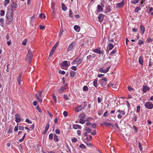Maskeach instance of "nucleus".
<instances>
[{
	"mask_svg": "<svg viewBox=\"0 0 153 153\" xmlns=\"http://www.w3.org/2000/svg\"><path fill=\"white\" fill-rule=\"evenodd\" d=\"M5 11L4 10H1V13H0V15L2 16H3L4 15Z\"/></svg>",
	"mask_w": 153,
	"mask_h": 153,
	"instance_id": "nucleus-41",
	"label": "nucleus"
},
{
	"mask_svg": "<svg viewBox=\"0 0 153 153\" xmlns=\"http://www.w3.org/2000/svg\"><path fill=\"white\" fill-rule=\"evenodd\" d=\"M146 107L148 109H152L153 108V104L150 102H147L145 104Z\"/></svg>",
	"mask_w": 153,
	"mask_h": 153,
	"instance_id": "nucleus-3",
	"label": "nucleus"
},
{
	"mask_svg": "<svg viewBox=\"0 0 153 153\" xmlns=\"http://www.w3.org/2000/svg\"><path fill=\"white\" fill-rule=\"evenodd\" d=\"M108 87H111L113 90H116L117 88V86L115 85L109 83L108 85Z\"/></svg>",
	"mask_w": 153,
	"mask_h": 153,
	"instance_id": "nucleus-10",
	"label": "nucleus"
},
{
	"mask_svg": "<svg viewBox=\"0 0 153 153\" xmlns=\"http://www.w3.org/2000/svg\"><path fill=\"white\" fill-rule=\"evenodd\" d=\"M97 79H95L93 82V84L94 86L97 88L98 85V84L97 83Z\"/></svg>",
	"mask_w": 153,
	"mask_h": 153,
	"instance_id": "nucleus-23",
	"label": "nucleus"
},
{
	"mask_svg": "<svg viewBox=\"0 0 153 153\" xmlns=\"http://www.w3.org/2000/svg\"><path fill=\"white\" fill-rule=\"evenodd\" d=\"M143 41L141 40H140L139 41L138 44L139 45H141L143 44Z\"/></svg>",
	"mask_w": 153,
	"mask_h": 153,
	"instance_id": "nucleus-55",
	"label": "nucleus"
},
{
	"mask_svg": "<svg viewBox=\"0 0 153 153\" xmlns=\"http://www.w3.org/2000/svg\"><path fill=\"white\" fill-rule=\"evenodd\" d=\"M85 115L84 113H82L80 114L79 117L81 118V119L84 118H85Z\"/></svg>",
	"mask_w": 153,
	"mask_h": 153,
	"instance_id": "nucleus-31",
	"label": "nucleus"
},
{
	"mask_svg": "<svg viewBox=\"0 0 153 153\" xmlns=\"http://www.w3.org/2000/svg\"><path fill=\"white\" fill-rule=\"evenodd\" d=\"M124 5V1H123L121 2L120 3H117L116 4L117 6L118 7L121 8L123 7Z\"/></svg>",
	"mask_w": 153,
	"mask_h": 153,
	"instance_id": "nucleus-12",
	"label": "nucleus"
},
{
	"mask_svg": "<svg viewBox=\"0 0 153 153\" xmlns=\"http://www.w3.org/2000/svg\"><path fill=\"white\" fill-rule=\"evenodd\" d=\"M106 81L107 79L105 77H104L99 80V82L102 85H105L106 84Z\"/></svg>",
	"mask_w": 153,
	"mask_h": 153,
	"instance_id": "nucleus-5",
	"label": "nucleus"
},
{
	"mask_svg": "<svg viewBox=\"0 0 153 153\" xmlns=\"http://www.w3.org/2000/svg\"><path fill=\"white\" fill-rule=\"evenodd\" d=\"M82 59L77 58L72 62V64L74 65L77 63L78 64H79L82 62Z\"/></svg>",
	"mask_w": 153,
	"mask_h": 153,
	"instance_id": "nucleus-6",
	"label": "nucleus"
},
{
	"mask_svg": "<svg viewBox=\"0 0 153 153\" xmlns=\"http://www.w3.org/2000/svg\"><path fill=\"white\" fill-rule=\"evenodd\" d=\"M59 73L60 74H65V72L64 71H62L61 70H59Z\"/></svg>",
	"mask_w": 153,
	"mask_h": 153,
	"instance_id": "nucleus-40",
	"label": "nucleus"
},
{
	"mask_svg": "<svg viewBox=\"0 0 153 153\" xmlns=\"http://www.w3.org/2000/svg\"><path fill=\"white\" fill-rule=\"evenodd\" d=\"M128 90L129 91H133V89L131 87V86H128L127 87Z\"/></svg>",
	"mask_w": 153,
	"mask_h": 153,
	"instance_id": "nucleus-34",
	"label": "nucleus"
},
{
	"mask_svg": "<svg viewBox=\"0 0 153 153\" xmlns=\"http://www.w3.org/2000/svg\"><path fill=\"white\" fill-rule=\"evenodd\" d=\"M33 54L31 51L30 50H28V53L27 54L25 60L28 61L29 64L30 63L32 58Z\"/></svg>",
	"mask_w": 153,
	"mask_h": 153,
	"instance_id": "nucleus-2",
	"label": "nucleus"
},
{
	"mask_svg": "<svg viewBox=\"0 0 153 153\" xmlns=\"http://www.w3.org/2000/svg\"><path fill=\"white\" fill-rule=\"evenodd\" d=\"M54 140L57 142H58V140L57 138V136L56 134H55L54 135Z\"/></svg>",
	"mask_w": 153,
	"mask_h": 153,
	"instance_id": "nucleus-33",
	"label": "nucleus"
},
{
	"mask_svg": "<svg viewBox=\"0 0 153 153\" xmlns=\"http://www.w3.org/2000/svg\"><path fill=\"white\" fill-rule=\"evenodd\" d=\"M60 65L61 67H62L67 66L68 65L67 61H64L60 63Z\"/></svg>",
	"mask_w": 153,
	"mask_h": 153,
	"instance_id": "nucleus-13",
	"label": "nucleus"
},
{
	"mask_svg": "<svg viewBox=\"0 0 153 153\" xmlns=\"http://www.w3.org/2000/svg\"><path fill=\"white\" fill-rule=\"evenodd\" d=\"M50 125L49 123H47L45 129L46 130H48L49 127Z\"/></svg>",
	"mask_w": 153,
	"mask_h": 153,
	"instance_id": "nucleus-51",
	"label": "nucleus"
},
{
	"mask_svg": "<svg viewBox=\"0 0 153 153\" xmlns=\"http://www.w3.org/2000/svg\"><path fill=\"white\" fill-rule=\"evenodd\" d=\"M94 51L97 53L100 54L101 53V51L100 50L98 49H95L94 50Z\"/></svg>",
	"mask_w": 153,
	"mask_h": 153,
	"instance_id": "nucleus-32",
	"label": "nucleus"
},
{
	"mask_svg": "<svg viewBox=\"0 0 153 153\" xmlns=\"http://www.w3.org/2000/svg\"><path fill=\"white\" fill-rule=\"evenodd\" d=\"M65 89V87H62L59 90V93H62L63 92L64 90Z\"/></svg>",
	"mask_w": 153,
	"mask_h": 153,
	"instance_id": "nucleus-26",
	"label": "nucleus"
},
{
	"mask_svg": "<svg viewBox=\"0 0 153 153\" xmlns=\"http://www.w3.org/2000/svg\"><path fill=\"white\" fill-rule=\"evenodd\" d=\"M15 121L18 123H19L21 121V119L20 116L18 114H16L15 116Z\"/></svg>",
	"mask_w": 153,
	"mask_h": 153,
	"instance_id": "nucleus-7",
	"label": "nucleus"
},
{
	"mask_svg": "<svg viewBox=\"0 0 153 153\" xmlns=\"http://www.w3.org/2000/svg\"><path fill=\"white\" fill-rule=\"evenodd\" d=\"M109 49L110 50H111L114 47L113 45L112 44H110L109 45Z\"/></svg>",
	"mask_w": 153,
	"mask_h": 153,
	"instance_id": "nucleus-42",
	"label": "nucleus"
},
{
	"mask_svg": "<svg viewBox=\"0 0 153 153\" xmlns=\"http://www.w3.org/2000/svg\"><path fill=\"white\" fill-rule=\"evenodd\" d=\"M27 41V39H25L22 42V44L23 45H26V42Z\"/></svg>",
	"mask_w": 153,
	"mask_h": 153,
	"instance_id": "nucleus-36",
	"label": "nucleus"
},
{
	"mask_svg": "<svg viewBox=\"0 0 153 153\" xmlns=\"http://www.w3.org/2000/svg\"><path fill=\"white\" fill-rule=\"evenodd\" d=\"M36 109H37L38 110V111L39 112H41L42 110H41V109L39 108V107L38 106H37L36 107Z\"/></svg>",
	"mask_w": 153,
	"mask_h": 153,
	"instance_id": "nucleus-43",
	"label": "nucleus"
},
{
	"mask_svg": "<svg viewBox=\"0 0 153 153\" xmlns=\"http://www.w3.org/2000/svg\"><path fill=\"white\" fill-rule=\"evenodd\" d=\"M63 31V30L62 29H61L60 30L59 32V36H61L62 35Z\"/></svg>",
	"mask_w": 153,
	"mask_h": 153,
	"instance_id": "nucleus-58",
	"label": "nucleus"
},
{
	"mask_svg": "<svg viewBox=\"0 0 153 153\" xmlns=\"http://www.w3.org/2000/svg\"><path fill=\"white\" fill-rule=\"evenodd\" d=\"M76 74V72L74 71H71L70 72V76L72 77H74L75 75Z\"/></svg>",
	"mask_w": 153,
	"mask_h": 153,
	"instance_id": "nucleus-19",
	"label": "nucleus"
},
{
	"mask_svg": "<svg viewBox=\"0 0 153 153\" xmlns=\"http://www.w3.org/2000/svg\"><path fill=\"white\" fill-rule=\"evenodd\" d=\"M40 97L41 96H37V99L39 102H42V100L41 98Z\"/></svg>",
	"mask_w": 153,
	"mask_h": 153,
	"instance_id": "nucleus-47",
	"label": "nucleus"
},
{
	"mask_svg": "<svg viewBox=\"0 0 153 153\" xmlns=\"http://www.w3.org/2000/svg\"><path fill=\"white\" fill-rule=\"evenodd\" d=\"M22 77V75L20 74L18 76L17 80V82L19 85H20L21 83V79Z\"/></svg>",
	"mask_w": 153,
	"mask_h": 153,
	"instance_id": "nucleus-18",
	"label": "nucleus"
},
{
	"mask_svg": "<svg viewBox=\"0 0 153 153\" xmlns=\"http://www.w3.org/2000/svg\"><path fill=\"white\" fill-rule=\"evenodd\" d=\"M39 17L41 18L42 19H43V18H45V15L43 13H41L39 16Z\"/></svg>",
	"mask_w": 153,
	"mask_h": 153,
	"instance_id": "nucleus-25",
	"label": "nucleus"
},
{
	"mask_svg": "<svg viewBox=\"0 0 153 153\" xmlns=\"http://www.w3.org/2000/svg\"><path fill=\"white\" fill-rule=\"evenodd\" d=\"M92 126L93 128H95L96 127V124L94 123L92 125Z\"/></svg>",
	"mask_w": 153,
	"mask_h": 153,
	"instance_id": "nucleus-57",
	"label": "nucleus"
},
{
	"mask_svg": "<svg viewBox=\"0 0 153 153\" xmlns=\"http://www.w3.org/2000/svg\"><path fill=\"white\" fill-rule=\"evenodd\" d=\"M97 9L99 11H102L103 10L102 6L100 5H98L97 6Z\"/></svg>",
	"mask_w": 153,
	"mask_h": 153,
	"instance_id": "nucleus-29",
	"label": "nucleus"
},
{
	"mask_svg": "<svg viewBox=\"0 0 153 153\" xmlns=\"http://www.w3.org/2000/svg\"><path fill=\"white\" fill-rule=\"evenodd\" d=\"M138 147L141 151H142V147L141 146V144L139 142L138 143Z\"/></svg>",
	"mask_w": 153,
	"mask_h": 153,
	"instance_id": "nucleus-35",
	"label": "nucleus"
},
{
	"mask_svg": "<svg viewBox=\"0 0 153 153\" xmlns=\"http://www.w3.org/2000/svg\"><path fill=\"white\" fill-rule=\"evenodd\" d=\"M77 140V139L76 137H74L72 140V141L74 143L76 142Z\"/></svg>",
	"mask_w": 153,
	"mask_h": 153,
	"instance_id": "nucleus-52",
	"label": "nucleus"
},
{
	"mask_svg": "<svg viewBox=\"0 0 153 153\" xmlns=\"http://www.w3.org/2000/svg\"><path fill=\"white\" fill-rule=\"evenodd\" d=\"M73 127L75 129H77V128H79L80 129L82 127L80 126L78 124H75L73 126Z\"/></svg>",
	"mask_w": 153,
	"mask_h": 153,
	"instance_id": "nucleus-15",
	"label": "nucleus"
},
{
	"mask_svg": "<svg viewBox=\"0 0 153 153\" xmlns=\"http://www.w3.org/2000/svg\"><path fill=\"white\" fill-rule=\"evenodd\" d=\"M79 147L81 148L85 149H86V147L85 145L83 144H82L79 146Z\"/></svg>",
	"mask_w": 153,
	"mask_h": 153,
	"instance_id": "nucleus-37",
	"label": "nucleus"
},
{
	"mask_svg": "<svg viewBox=\"0 0 153 153\" xmlns=\"http://www.w3.org/2000/svg\"><path fill=\"white\" fill-rule=\"evenodd\" d=\"M26 122L27 123H32L30 121V120L28 119H26L25 120Z\"/></svg>",
	"mask_w": 153,
	"mask_h": 153,
	"instance_id": "nucleus-61",
	"label": "nucleus"
},
{
	"mask_svg": "<svg viewBox=\"0 0 153 153\" xmlns=\"http://www.w3.org/2000/svg\"><path fill=\"white\" fill-rule=\"evenodd\" d=\"M74 46L75 43H71L67 49L68 51H73L74 49L73 47Z\"/></svg>",
	"mask_w": 153,
	"mask_h": 153,
	"instance_id": "nucleus-8",
	"label": "nucleus"
},
{
	"mask_svg": "<svg viewBox=\"0 0 153 153\" xmlns=\"http://www.w3.org/2000/svg\"><path fill=\"white\" fill-rule=\"evenodd\" d=\"M139 62L140 64L143 65V60L142 59L141 56H140L139 58Z\"/></svg>",
	"mask_w": 153,
	"mask_h": 153,
	"instance_id": "nucleus-22",
	"label": "nucleus"
},
{
	"mask_svg": "<svg viewBox=\"0 0 153 153\" xmlns=\"http://www.w3.org/2000/svg\"><path fill=\"white\" fill-rule=\"evenodd\" d=\"M18 124H17V125L15 126V128L14 129V131H16L18 130Z\"/></svg>",
	"mask_w": 153,
	"mask_h": 153,
	"instance_id": "nucleus-54",
	"label": "nucleus"
},
{
	"mask_svg": "<svg viewBox=\"0 0 153 153\" xmlns=\"http://www.w3.org/2000/svg\"><path fill=\"white\" fill-rule=\"evenodd\" d=\"M140 29L142 32V33L143 34L145 31V27L142 25H140Z\"/></svg>",
	"mask_w": 153,
	"mask_h": 153,
	"instance_id": "nucleus-24",
	"label": "nucleus"
},
{
	"mask_svg": "<svg viewBox=\"0 0 153 153\" xmlns=\"http://www.w3.org/2000/svg\"><path fill=\"white\" fill-rule=\"evenodd\" d=\"M75 110L76 111L79 112V111H81L82 110V107L81 105H79L77 107H76Z\"/></svg>",
	"mask_w": 153,
	"mask_h": 153,
	"instance_id": "nucleus-16",
	"label": "nucleus"
},
{
	"mask_svg": "<svg viewBox=\"0 0 153 153\" xmlns=\"http://www.w3.org/2000/svg\"><path fill=\"white\" fill-rule=\"evenodd\" d=\"M19 129L20 130H23L24 129V127L19 126Z\"/></svg>",
	"mask_w": 153,
	"mask_h": 153,
	"instance_id": "nucleus-60",
	"label": "nucleus"
},
{
	"mask_svg": "<svg viewBox=\"0 0 153 153\" xmlns=\"http://www.w3.org/2000/svg\"><path fill=\"white\" fill-rule=\"evenodd\" d=\"M152 39L151 38H149L147 39L146 41L148 42H152Z\"/></svg>",
	"mask_w": 153,
	"mask_h": 153,
	"instance_id": "nucleus-53",
	"label": "nucleus"
},
{
	"mask_svg": "<svg viewBox=\"0 0 153 153\" xmlns=\"http://www.w3.org/2000/svg\"><path fill=\"white\" fill-rule=\"evenodd\" d=\"M110 68V67H108L107 68L105 69H104V67H102L100 68L99 71L100 72L106 73L108 71Z\"/></svg>",
	"mask_w": 153,
	"mask_h": 153,
	"instance_id": "nucleus-4",
	"label": "nucleus"
},
{
	"mask_svg": "<svg viewBox=\"0 0 153 153\" xmlns=\"http://www.w3.org/2000/svg\"><path fill=\"white\" fill-rule=\"evenodd\" d=\"M104 125L106 126H111V124L110 123H108L105 122H103V124H101V125Z\"/></svg>",
	"mask_w": 153,
	"mask_h": 153,
	"instance_id": "nucleus-21",
	"label": "nucleus"
},
{
	"mask_svg": "<svg viewBox=\"0 0 153 153\" xmlns=\"http://www.w3.org/2000/svg\"><path fill=\"white\" fill-rule=\"evenodd\" d=\"M74 29L77 32H79L80 30V27L78 25L74 26Z\"/></svg>",
	"mask_w": 153,
	"mask_h": 153,
	"instance_id": "nucleus-17",
	"label": "nucleus"
},
{
	"mask_svg": "<svg viewBox=\"0 0 153 153\" xmlns=\"http://www.w3.org/2000/svg\"><path fill=\"white\" fill-rule=\"evenodd\" d=\"M83 90L84 91H87L88 90V88L87 86L86 85L84 86L83 87Z\"/></svg>",
	"mask_w": 153,
	"mask_h": 153,
	"instance_id": "nucleus-38",
	"label": "nucleus"
},
{
	"mask_svg": "<svg viewBox=\"0 0 153 153\" xmlns=\"http://www.w3.org/2000/svg\"><path fill=\"white\" fill-rule=\"evenodd\" d=\"M53 135L52 134H50L49 135V138L51 140H52L53 139Z\"/></svg>",
	"mask_w": 153,
	"mask_h": 153,
	"instance_id": "nucleus-45",
	"label": "nucleus"
},
{
	"mask_svg": "<svg viewBox=\"0 0 153 153\" xmlns=\"http://www.w3.org/2000/svg\"><path fill=\"white\" fill-rule=\"evenodd\" d=\"M85 120H84V119H80L79 120V123H80L83 124L85 123Z\"/></svg>",
	"mask_w": 153,
	"mask_h": 153,
	"instance_id": "nucleus-30",
	"label": "nucleus"
},
{
	"mask_svg": "<svg viewBox=\"0 0 153 153\" xmlns=\"http://www.w3.org/2000/svg\"><path fill=\"white\" fill-rule=\"evenodd\" d=\"M10 2V0H5L4 5L6 6Z\"/></svg>",
	"mask_w": 153,
	"mask_h": 153,
	"instance_id": "nucleus-28",
	"label": "nucleus"
},
{
	"mask_svg": "<svg viewBox=\"0 0 153 153\" xmlns=\"http://www.w3.org/2000/svg\"><path fill=\"white\" fill-rule=\"evenodd\" d=\"M104 18V16L102 14H100L98 17V19L99 22H102Z\"/></svg>",
	"mask_w": 153,
	"mask_h": 153,
	"instance_id": "nucleus-9",
	"label": "nucleus"
},
{
	"mask_svg": "<svg viewBox=\"0 0 153 153\" xmlns=\"http://www.w3.org/2000/svg\"><path fill=\"white\" fill-rule=\"evenodd\" d=\"M140 105H138L137 107V111H136L137 112H138L140 111Z\"/></svg>",
	"mask_w": 153,
	"mask_h": 153,
	"instance_id": "nucleus-44",
	"label": "nucleus"
},
{
	"mask_svg": "<svg viewBox=\"0 0 153 153\" xmlns=\"http://www.w3.org/2000/svg\"><path fill=\"white\" fill-rule=\"evenodd\" d=\"M40 27V29L41 30H44L45 29V27L42 25H39V26Z\"/></svg>",
	"mask_w": 153,
	"mask_h": 153,
	"instance_id": "nucleus-48",
	"label": "nucleus"
},
{
	"mask_svg": "<svg viewBox=\"0 0 153 153\" xmlns=\"http://www.w3.org/2000/svg\"><path fill=\"white\" fill-rule=\"evenodd\" d=\"M117 111L123 115H124L125 114L124 111L121 110H118Z\"/></svg>",
	"mask_w": 153,
	"mask_h": 153,
	"instance_id": "nucleus-27",
	"label": "nucleus"
},
{
	"mask_svg": "<svg viewBox=\"0 0 153 153\" xmlns=\"http://www.w3.org/2000/svg\"><path fill=\"white\" fill-rule=\"evenodd\" d=\"M71 69L74 71H76L77 69V68L76 66H73L71 67Z\"/></svg>",
	"mask_w": 153,
	"mask_h": 153,
	"instance_id": "nucleus-59",
	"label": "nucleus"
},
{
	"mask_svg": "<svg viewBox=\"0 0 153 153\" xmlns=\"http://www.w3.org/2000/svg\"><path fill=\"white\" fill-rule=\"evenodd\" d=\"M6 18L9 21H11L13 19V11L12 9H8L6 15Z\"/></svg>",
	"mask_w": 153,
	"mask_h": 153,
	"instance_id": "nucleus-1",
	"label": "nucleus"
},
{
	"mask_svg": "<svg viewBox=\"0 0 153 153\" xmlns=\"http://www.w3.org/2000/svg\"><path fill=\"white\" fill-rule=\"evenodd\" d=\"M86 144L88 146H92V144H91V143H90L88 141L86 143Z\"/></svg>",
	"mask_w": 153,
	"mask_h": 153,
	"instance_id": "nucleus-64",
	"label": "nucleus"
},
{
	"mask_svg": "<svg viewBox=\"0 0 153 153\" xmlns=\"http://www.w3.org/2000/svg\"><path fill=\"white\" fill-rule=\"evenodd\" d=\"M60 131L58 130V129H56V131H55V133L57 134H60Z\"/></svg>",
	"mask_w": 153,
	"mask_h": 153,
	"instance_id": "nucleus-63",
	"label": "nucleus"
},
{
	"mask_svg": "<svg viewBox=\"0 0 153 153\" xmlns=\"http://www.w3.org/2000/svg\"><path fill=\"white\" fill-rule=\"evenodd\" d=\"M56 49V47L55 46H53V47L51 51L52 52H54Z\"/></svg>",
	"mask_w": 153,
	"mask_h": 153,
	"instance_id": "nucleus-56",
	"label": "nucleus"
},
{
	"mask_svg": "<svg viewBox=\"0 0 153 153\" xmlns=\"http://www.w3.org/2000/svg\"><path fill=\"white\" fill-rule=\"evenodd\" d=\"M13 129L11 127L10 128L9 130L8 133H11Z\"/></svg>",
	"mask_w": 153,
	"mask_h": 153,
	"instance_id": "nucleus-62",
	"label": "nucleus"
},
{
	"mask_svg": "<svg viewBox=\"0 0 153 153\" xmlns=\"http://www.w3.org/2000/svg\"><path fill=\"white\" fill-rule=\"evenodd\" d=\"M150 88L146 86H143V91L144 93H146L147 91L149 90Z\"/></svg>",
	"mask_w": 153,
	"mask_h": 153,
	"instance_id": "nucleus-14",
	"label": "nucleus"
},
{
	"mask_svg": "<svg viewBox=\"0 0 153 153\" xmlns=\"http://www.w3.org/2000/svg\"><path fill=\"white\" fill-rule=\"evenodd\" d=\"M11 7L12 8L11 9H12V10L17 8V4L15 2H13L11 4Z\"/></svg>",
	"mask_w": 153,
	"mask_h": 153,
	"instance_id": "nucleus-11",
	"label": "nucleus"
},
{
	"mask_svg": "<svg viewBox=\"0 0 153 153\" xmlns=\"http://www.w3.org/2000/svg\"><path fill=\"white\" fill-rule=\"evenodd\" d=\"M63 114L65 117H66L68 115V112L66 111H64L63 112Z\"/></svg>",
	"mask_w": 153,
	"mask_h": 153,
	"instance_id": "nucleus-50",
	"label": "nucleus"
},
{
	"mask_svg": "<svg viewBox=\"0 0 153 153\" xmlns=\"http://www.w3.org/2000/svg\"><path fill=\"white\" fill-rule=\"evenodd\" d=\"M61 5L62 10L64 11H65L67 9V7L63 3H62Z\"/></svg>",
	"mask_w": 153,
	"mask_h": 153,
	"instance_id": "nucleus-20",
	"label": "nucleus"
},
{
	"mask_svg": "<svg viewBox=\"0 0 153 153\" xmlns=\"http://www.w3.org/2000/svg\"><path fill=\"white\" fill-rule=\"evenodd\" d=\"M93 119V118L90 117H88L86 118L85 120L86 121H88L89 120H91Z\"/></svg>",
	"mask_w": 153,
	"mask_h": 153,
	"instance_id": "nucleus-49",
	"label": "nucleus"
},
{
	"mask_svg": "<svg viewBox=\"0 0 153 153\" xmlns=\"http://www.w3.org/2000/svg\"><path fill=\"white\" fill-rule=\"evenodd\" d=\"M111 10L110 8L109 7H106V12L107 13L110 12Z\"/></svg>",
	"mask_w": 153,
	"mask_h": 153,
	"instance_id": "nucleus-39",
	"label": "nucleus"
},
{
	"mask_svg": "<svg viewBox=\"0 0 153 153\" xmlns=\"http://www.w3.org/2000/svg\"><path fill=\"white\" fill-rule=\"evenodd\" d=\"M139 10H141L140 8L139 7H137V8H136L135 9L134 11L136 12H137Z\"/></svg>",
	"mask_w": 153,
	"mask_h": 153,
	"instance_id": "nucleus-46",
	"label": "nucleus"
}]
</instances>
